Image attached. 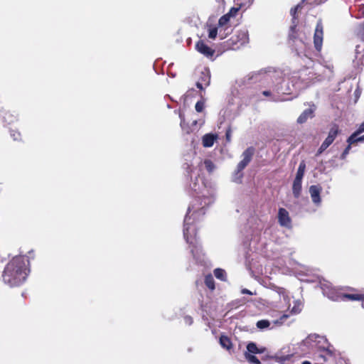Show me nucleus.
Listing matches in <instances>:
<instances>
[{"mask_svg":"<svg viewBox=\"0 0 364 364\" xmlns=\"http://www.w3.org/2000/svg\"><path fill=\"white\" fill-rule=\"evenodd\" d=\"M296 11H297V6L296 7H294L293 9H291V15L294 17L296 13Z\"/></svg>","mask_w":364,"mask_h":364,"instance_id":"obj_39","label":"nucleus"},{"mask_svg":"<svg viewBox=\"0 0 364 364\" xmlns=\"http://www.w3.org/2000/svg\"><path fill=\"white\" fill-rule=\"evenodd\" d=\"M302 364H311L309 361L305 360L302 363Z\"/></svg>","mask_w":364,"mask_h":364,"instance_id":"obj_46","label":"nucleus"},{"mask_svg":"<svg viewBox=\"0 0 364 364\" xmlns=\"http://www.w3.org/2000/svg\"><path fill=\"white\" fill-rule=\"evenodd\" d=\"M191 188L197 196L188 208V213L184 219L183 235L186 242L194 246L198 251V242L195 238V228L191 225V217L195 220L205 214V208L213 201V191L203 181L200 185L194 182Z\"/></svg>","mask_w":364,"mask_h":364,"instance_id":"obj_1","label":"nucleus"},{"mask_svg":"<svg viewBox=\"0 0 364 364\" xmlns=\"http://www.w3.org/2000/svg\"><path fill=\"white\" fill-rule=\"evenodd\" d=\"M246 359L252 364H260L259 360L255 355H250V353H245Z\"/></svg>","mask_w":364,"mask_h":364,"instance_id":"obj_28","label":"nucleus"},{"mask_svg":"<svg viewBox=\"0 0 364 364\" xmlns=\"http://www.w3.org/2000/svg\"><path fill=\"white\" fill-rule=\"evenodd\" d=\"M315 111V107L314 105L311 106L309 108L305 109L301 115L299 117L297 122L299 124H303L309 118H312L314 116V112Z\"/></svg>","mask_w":364,"mask_h":364,"instance_id":"obj_13","label":"nucleus"},{"mask_svg":"<svg viewBox=\"0 0 364 364\" xmlns=\"http://www.w3.org/2000/svg\"><path fill=\"white\" fill-rule=\"evenodd\" d=\"M254 154V149L248 148L242 153V160L238 164L237 172H241L250 163Z\"/></svg>","mask_w":364,"mask_h":364,"instance_id":"obj_9","label":"nucleus"},{"mask_svg":"<svg viewBox=\"0 0 364 364\" xmlns=\"http://www.w3.org/2000/svg\"><path fill=\"white\" fill-rule=\"evenodd\" d=\"M304 345L308 346L311 350H316L319 353L324 361H328L334 358V350L333 347L328 343L327 340L318 335H311L306 338L304 341Z\"/></svg>","mask_w":364,"mask_h":364,"instance_id":"obj_3","label":"nucleus"},{"mask_svg":"<svg viewBox=\"0 0 364 364\" xmlns=\"http://www.w3.org/2000/svg\"><path fill=\"white\" fill-rule=\"evenodd\" d=\"M186 321L187 323H188L190 324L192 323V319L190 317H186Z\"/></svg>","mask_w":364,"mask_h":364,"instance_id":"obj_41","label":"nucleus"},{"mask_svg":"<svg viewBox=\"0 0 364 364\" xmlns=\"http://www.w3.org/2000/svg\"><path fill=\"white\" fill-rule=\"evenodd\" d=\"M323 37V25L321 21H318L316 24V27L314 36V43L316 49L320 51L322 48Z\"/></svg>","mask_w":364,"mask_h":364,"instance_id":"obj_8","label":"nucleus"},{"mask_svg":"<svg viewBox=\"0 0 364 364\" xmlns=\"http://www.w3.org/2000/svg\"><path fill=\"white\" fill-rule=\"evenodd\" d=\"M278 220L279 223L282 226L286 227V228H290L291 227V219L289 217V212L283 208H281L279 209L278 211Z\"/></svg>","mask_w":364,"mask_h":364,"instance_id":"obj_10","label":"nucleus"},{"mask_svg":"<svg viewBox=\"0 0 364 364\" xmlns=\"http://www.w3.org/2000/svg\"><path fill=\"white\" fill-rule=\"evenodd\" d=\"M321 289L324 296H326L330 299L337 301L341 298V294L333 288L331 284L328 282L321 283Z\"/></svg>","mask_w":364,"mask_h":364,"instance_id":"obj_5","label":"nucleus"},{"mask_svg":"<svg viewBox=\"0 0 364 364\" xmlns=\"http://www.w3.org/2000/svg\"><path fill=\"white\" fill-rule=\"evenodd\" d=\"M355 53H356V58H359L358 57V54H359V53H358V47H357V48L355 50Z\"/></svg>","mask_w":364,"mask_h":364,"instance_id":"obj_45","label":"nucleus"},{"mask_svg":"<svg viewBox=\"0 0 364 364\" xmlns=\"http://www.w3.org/2000/svg\"><path fill=\"white\" fill-rule=\"evenodd\" d=\"M247 349L248 353H260L262 351L259 350L257 346L254 343H250L247 345Z\"/></svg>","mask_w":364,"mask_h":364,"instance_id":"obj_24","label":"nucleus"},{"mask_svg":"<svg viewBox=\"0 0 364 364\" xmlns=\"http://www.w3.org/2000/svg\"><path fill=\"white\" fill-rule=\"evenodd\" d=\"M191 252H192V253H193V256L195 257V250H194L193 249H192V250H191Z\"/></svg>","mask_w":364,"mask_h":364,"instance_id":"obj_48","label":"nucleus"},{"mask_svg":"<svg viewBox=\"0 0 364 364\" xmlns=\"http://www.w3.org/2000/svg\"><path fill=\"white\" fill-rule=\"evenodd\" d=\"M19 135H20V134H19V133H18V132H15V133H14V134H11L12 137H13V138H14V139H15V140H17V139H18Z\"/></svg>","mask_w":364,"mask_h":364,"instance_id":"obj_37","label":"nucleus"},{"mask_svg":"<svg viewBox=\"0 0 364 364\" xmlns=\"http://www.w3.org/2000/svg\"><path fill=\"white\" fill-rule=\"evenodd\" d=\"M214 275L217 279L221 281H225L227 278L225 271L220 268H217L214 270Z\"/></svg>","mask_w":364,"mask_h":364,"instance_id":"obj_21","label":"nucleus"},{"mask_svg":"<svg viewBox=\"0 0 364 364\" xmlns=\"http://www.w3.org/2000/svg\"><path fill=\"white\" fill-rule=\"evenodd\" d=\"M230 45L232 49L239 48L249 41L248 32L246 30L238 31L231 38Z\"/></svg>","mask_w":364,"mask_h":364,"instance_id":"obj_4","label":"nucleus"},{"mask_svg":"<svg viewBox=\"0 0 364 364\" xmlns=\"http://www.w3.org/2000/svg\"><path fill=\"white\" fill-rule=\"evenodd\" d=\"M277 294L280 299L283 300L284 306L289 308L290 306V298L289 296L287 291L283 288H278Z\"/></svg>","mask_w":364,"mask_h":364,"instance_id":"obj_16","label":"nucleus"},{"mask_svg":"<svg viewBox=\"0 0 364 364\" xmlns=\"http://www.w3.org/2000/svg\"><path fill=\"white\" fill-rule=\"evenodd\" d=\"M180 118H181V126L183 127L184 120H183L181 114H180Z\"/></svg>","mask_w":364,"mask_h":364,"instance_id":"obj_44","label":"nucleus"},{"mask_svg":"<svg viewBox=\"0 0 364 364\" xmlns=\"http://www.w3.org/2000/svg\"><path fill=\"white\" fill-rule=\"evenodd\" d=\"M270 323L267 320H260L257 322V327L259 329H264L269 326Z\"/></svg>","mask_w":364,"mask_h":364,"instance_id":"obj_27","label":"nucleus"},{"mask_svg":"<svg viewBox=\"0 0 364 364\" xmlns=\"http://www.w3.org/2000/svg\"><path fill=\"white\" fill-rule=\"evenodd\" d=\"M359 134H352L347 139L348 144H353L357 142L364 141V134L358 136Z\"/></svg>","mask_w":364,"mask_h":364,"instance_id":"obj_18","label":"nucleus"},{"mask_svg":"<svg viewBox=\"0 0 364 364\" xmlns=\"http://www.w3.org/2000/svg\"><path fill=\"white\" fill-rule=\"evenodd\" d=\"M218 139V135L214 134H206L202 137V144L204 147L208 148L213 146L214 142Z\"/></svg>","mask_w":364,"mask_h":364,"instance_id":"obj_14","label":"nucleus"},{"mask_svg":"<svg viewBox=\"0 0 364 364\" xmlns=\"http://www.w3.org/2000/svg\"><path fill=\"white\" fill-rule=\"evenodd\" d=\"M230 19V17L227 14L223 15L219 19L218 27L220 28V38L221 39L226 38L227 35L231 31L229 26Z\"/></svg>","mask_w":364,"mask_h":364,"instance_id":"obj_7","label":"nucleus"},{"mask_svg":"<svg viewBox=\"0 0 364 364\" xmlns=\"http://www.w3.org/2000/svg\"><path fill=\"white\" fill-rule=\"evenodd\" d=\"M196 110L198 112H201L203 109H204V102H202V101H198L196 104Z\"/></svg>","mask_w":364,"mask_h":364,"instance_id":"obj_30","label":"nucleus"},{"mask_svg":"<svg viewBox=\"0 0 364 364\" xmlns=\"http://www.w3.org/2000/svg\"><path fill=\"white\" fill-rule=\"evenodd\" d=\"M339 132L340 130L338 126L336 124L333 125L328 132V136L326 137L324 141L326 142V144L331 145L336 139Z\"/></svg>","mask_w":364,"mask_h":364,"instance_id":"obj_15","label":"nucleus"},{"mask_svg":"<svg viewBox=\"0 0 364 364\" xmlns=\"http://www.w3.org/2000/svg\"><path fill=\"white\" fill-rule=\"evenodd\" d=\"M330 145L328 144H326V142L323 141L322 144L321 145L319 148V153L323 152L324 150H326Z\"/></svg>","mask_w":364,"mask_h":364,"instance_id":"obj_35","label":"nucleus"},{"mask_svg":"<svg viewBox=\"0 0 364 364\" xmlns=\"http://www.w3.org/2000/svg\"><path fill=\"white\" fill-rule=\"evenodd\" d=\"M220 343L223 348L227 350H230L232 346L230 338L225 336H221L220 338Z\"/></svg>","mask_w":364,"mask_h":364,"instance_id":"obj_20","label":"nucleus"},{"mask_svg":"<svg viewBox=\"0 0 364 364\" xmlns=\"http://www.w3.org/2000/svg\"><path fill=\"white\" fill-rule=\"evenodd\" d=\"M226 138H227V139H228V141H229V140H230V132H229V131H228V132H227V133H226Z\"/></svg>","mask_w":364,"mask_h":364,"instance_id":"obj_43","label":"nucleus"},{"mask_svg":"<svg viewBox=\"0 0 364 364\" xmlns=\"http://www.w3.org/2000/svg\"><path fill=\"white\" fill-rule=\"evenodd\" d=\"M363 132H364V122L359 125L357 130L355 132H353V134H360Z\"/></svg>","mask_w":364,"mask_h":364,"instance_id":"obj_33","label":"nucleus"},{"mask_svg":"<svg viewBox=\"0 0 364 364\" xmlns=\"http://www.w3.org/2000/svg\"><path fill=\"white\" fill-rule=\"evenodd\" d=\"M241 292H242V294H250V295L253 294V293L252 291H250V290H248L247 289H242Z\"/></svg>","mask_w":364,"mask_h":364,"instance_id":"obj_36","label":"nucleus"},{"mask_svg":"<svg viewBox=\"0 0 364 364\" xmlns=\"http://www.w3.org/2000/svg\"><path fill=\"white\" fill-rule=\"evenodd\" d=\"M28 260L26 257H14L6 265L3 274L4 282L11 287L23 283L28 274Z\"/></svg>","mask_w":364,"mask_h":364,"instance_id":"obj_2","label":"nucleus"},{"mask_svg":"<svg viewBox=\"0 0 364 364\" xmlns=\"http://www.w3.org/2000/svg\"><path fill=\"white\" fill-rule=\"evenodd\" d=\"M262 95L265 97H272L271 100L272 101H275V102L279 101V98L276 97L275 96H272V92L270 91H267V90L263 91Z\"/></svg>","mask_w":364,"mask_h":364,"instance_id":"obj_31","label":"nucleus"},{"mask_svg":"<svg viewBox=\"0 0 364 364\" xmlns=\"http://www.w3.org/2000/svg\"><path fill=\"white\" fill-rule=\"evenodd\" d=\"M361 12H362V14H363V16L364 17V7L362 9Z\"/></svg>","mask_w":364,"mask_h":364,"instance_id":"obj_47","label":"nucleus"},{"mask_svg":"<svg viewBox=\"0 0 364 364\" xmlns=\"http://www.w3.org/2000/svg\"><path fill=\"white\" fill-rule=\"evenodd\" d=\"M287 317H288V316H287V315H283V316L281 317V320H282V321H281V322H279V323H283V320H284V319H285V318H287Z\"/></svg>","mask_w":364,"mask_h":364,"instance_id":"obj_42","label":"nucleus"},{"mask_svg":"<svg viewBox=\"0 0 364 364\" xmlns=\"http://www.w3.org/2000/svg\"><path fill=\"white\" fill-rule=\"evenodd\" d=\"M220 35V28L219 27L217 28H210L209 29L208 32V37L211 39H215L217 36V35Z\"/></svg>","mask_w":364,"mask_h":364,"instance_id":"obj_25","label":"nucleus"},{"mask_svg":"<svg viewBox=\"0 0 364 364\" xmlns=\"http://www.w3.org/2000/svg\"><path fill=\"white\" fill-rule=\"evenodd\" d=\"M238 11H239V8L233 7L226 14L228 15L230 18H232V17H234V16H236V14L238 12Z\"/></svg>","mask_w":364,"mask_h":364,"instance_id":"obj_32","label":"nucleus"},{"mask_svg":"<svg viewBox=\"0 0 364 364\" xmlns=\"http://www.w3.org/2000/svg\"><path fill=\"white\" fill-rule=\"evenodd\" d=\"M204 165L209 173L213 172L215 168L214 164L209 159L205 160Z\"/></svg>","mask_w":364,"mask_h":364,"instance_id":"obj_26","label":"nucleus"},{"mask_svg":"<svg viewBox=\"0 0 364 364\" xmlns=\"http://www.w3.org/2000/svg\"><path fill=\"white\" fill-rule=\"evenodd\" d=\"M363 294H341V298L340 299H348L350 300H362L363 299Z\"/></svg>","mask_w":364,"mask_h":364,"instance_id":"obj_19","label":"nucleus"},{"mask_svg":"<svg viewBox=\"0 0 364 364\" xmlns=\"http://www.w3.org/2000/svg\"><path fill=\"white\" fill-rule=\"evenodd\" d=\"M301 181L302 180L301 179H294V183H293V187H292V190H293V193L295 197H299V196L300 195V193H301Z\"/></svg>","mask_w":364,"mask_h":364,"instance_id":"obj_17","label":"nucleus"},{"mask_svg":"<svg viewBox=\"0 0 364 364\" xmlns=\"http://www.w3.org/2000/svg\"><path fill=\"white\" fill-rule=\"evenodd\" d=\"M321 289L324 296H326L330 299L337 301L341 298V294L333 288L331 284L328 282L321 283Z\"/></svg>","mask_w":364,"mask_h":364,"instance_id":"obj_6","label":"nucleus"},{"mask_svg":"<svg viewBox=\"0 0 364 364\" xmlns=\"http://www.w3.org/2000/svg\"><path fill=\"white\" fill-rule=\"evenodd\" d=\"M196 49L206 57H212L214 50L208 47L203 41H199L196 45Z\"/></svg>","mask_w":364,"mask_h":364,"instance_id":"obj_12","label":"nucleus"},{"mask_svg":"<svg viewBox=\"0 0 364 364\" xmlns=\"http://www.w3.org/2000/svg\"><path fill=\"white\" fill-rule=\"evenodd\" d=\"M321 188L319 186H311L309 188V193L311 198L312 201L316 205H320L321 200L320 197V194L321 192Z\"/></svg>","mask_w":364,"mask_h":364,"instance_id":"obj_11","label":"nucleus"},{"mask_svg":"<svg viewBox=\"0 0 364 364\" xmlns=\"http://www.w3.org/2000/svg\"><path fill=\"white\" fill-rule=\"evenodd\" d=\"M305 168H306L305 164L304 162H301L299 166V168H298V170L296 172V176L295 178L296 179H301L302 180L304 175Z\"/></svg>","mask_w":364,"mask_h":364,"instance_id":"obj_22","label":"nucleus"},{"mask_svg":"<svg viewBox=\"0 0 364 364\" xmlns=\"http://www.w3.org/2000/svg\"><path fill=\"white\" fill-rule=\"evenodd\" d=\"M301 310V304L300 302H296L294 307L291 309V311L294 314H297L300 312Z\"/></svg>","mask_w":364,"mask_h":364,"instance_id":"obj_29","label":"nucleus"},{"mask_svg":"<svg viewBox=\"0 0 364 364\" xmlns=\"http://www.w3.org/2000/svg\"><path fill=\"white\" fill-rule=\"evenodd\" d=\"M196 86L198 88H199L200 90H203V82H198L196 83Z\"/></svg>","mask_w":364,"mask_h":364,"instance_id":"obj_38","label":"nucleus"},{"mask_svg":"<svg viewBox=\"0 0 364 364\" xmlns=\"http://www.w3.org/2000/svg\"><path fill=\"white\" fill-rule=\"evenodd\" d=\"M205 283L210 289L213 290L215 289V282L211 274H208L205 277Z\"/></svg>","mask_w":364,"mask_h":364,"instance_id":"obj_23","label":"nucleus"},{"mask_svg":"<svg viewBox=\"0 0 364 364\" xmlns=\"http://www.w3.org/2000/svg\"><path fill=\"white\" fill-rule=\"evenodd\" d=\"M207 80H205L204 85L205 86H208L209 85V77L208 76L206 77Z\"/></svg>","mask_w":364,"mask_h":364,"instance_id":"obj_40","label":"nucleus"},{"mask_svg":"<svg viewBox=\"0 0 364 364\" xmlns=\"http://www.w3.org/2000/svg\"><path fill=\"white\" fill-rule=\"evenodd\" d=\"M351 145L352 144H348V145L347 146V147L345 149V150L343 151V154H342V158L344 159L349 153L350 151V149L351 148Z\"/></svg>","mask_w":364,"mask_h":364,"instance_id":"obj_34","label":"nucleus"}]
</instances>
